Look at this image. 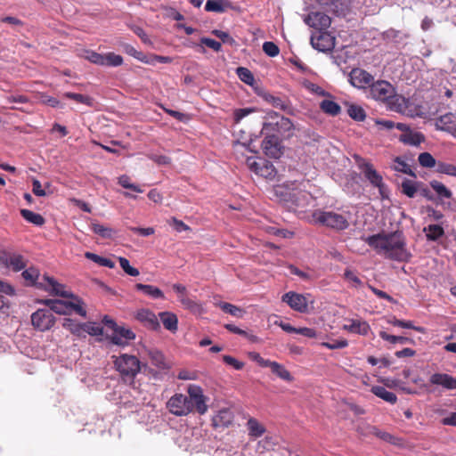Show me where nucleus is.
Returning a JSON list of instances; mask_svg holds the SVG:
<instances>
[{
    "label": "nucleus",
    "mask_w": 456,
    "mask_h": 456,
    "mask_svg": "<svg viewBox=\"0 0 456 456\" xmlns=\"http://www.w3.org/2000/svg\"><path fill=\"white\" fill-rule=\"evenodd\" d=\"M363 240L379 255L386 258L405 262L411 256L406 248L405 238L401 232L378 233L363 238Z\"/></svg>",
    "instance_id": "obj_1"
},
{
    "label": "nucleus",
    "mask_w": 456,
    "mask_h": 456,
    "mask_svg": "<svg viewBox=\"0 0 456 456\" xmlns=\"http://www.w3.org/2000/svg\"><path fill=\"white\" fill-rule=\"evenodd\" d=\"M188 395L183 394L174 395L167 403L169 411L175 416H186L194 409L200 414H204L208 411L206 404V397L200 387L190 385L188 387Z\"/></svg>",
    "instance_id": "obj_2"
},
{
    "label": "nucleus",
    "mask_w": 456,
    "mask_h": 456,
    "mask_svg": "<svg viewBox=\"0 0 456 456\" xmlns=\"http://www.w3.org/2000/svg\"><path fill=\"white\" fill-rule=\"evenodd\" d=\"M314 222L335 230H345L349 226V216L333 211L317 210L313 214Z\"/></svg>",
    "instance_id": "obj_3"
},
{
    "label": "nucleus",
    "mask_w": 456,
    "mask_h": 456,
    "mask_svg": "<svg viewBox=\"0 0 456 456\" xmlns=\"http://www.w3.org/2000/svg\"><path fill=\"white\" fill-rule=\"evenodd\" d=\"M116 370L123 376L134 378L141 370V363L134 355L124 354L112 356Z\"/></svg>",
    "instance_id": "obj_4"
},
{
    "label": "nucleus",
    "mask_w": 456,
    "mask_h": 456,
    "mask_svg": "<svg viewBox=\"0 0 456 456\" xmlns=\"http://www.w3.org/2000/svg\"><path fill=\"white\" fill-rule=\"evenodd\" d=\"M359 168L364 175L365 178L374 186L379 189V192L382 199L388 197V191L386 184L383 182L382 176L376 171L373 166L364 161L363 159H360L358 162Z\"/></svg>",
    "instance_id": "obj_5"
},
{
    "label": "nucleus",
    "mask_w": 456,
    "mask_h": 456,
    "mask_svg": "<svg viewBox=\"0 0 456 456\" xmlns=\"http://www.w3.org/2000/svg\"><path fill=\"white\" fill-rule=\"evenodd\" d=\"M42 303L49 306L51 312H54L58 314H70L72 312H76L77 314L85 317L86 311L80 305V301L77 303L68 302L63 300L45 299Z\"/></svg>",
    "instance_id": "obj_6"
},
{
    "label": "nucleus",
    "mask_w": 456,
    "mask_h": 456,
    "mask_svg": "<svg viewBox=\"0 0 456 456\" xmlns=\"http://www.w3.org/2000/svg\"><path fill=\"white\" fill-rule=\"evenodd\" d=\"M370 95L377 101L386 102L388 104L394 103V98L396 97L393 86L385 80L373 81L370 86Z\"/></svg>",
    "instance_id": "obj_7"
},
{
    "label": "nucleus",
    "mask_w": 456,
    "mask_h": 456,
    "mask_svg": "<svg viewBox=\"0 0 456 456\" xmlns=\"http://www.w3.org/2000/svg\"><path fill=\"white\" fill-rule=\"evenodd\" d=\"M32 325L40 331L50 330L55 323V317L50 310L38 309L31 315Z\"/></svg>",
    "instance_id": "obj_8"
},
{
    "label": "nucleus",
    "mask_w": 456,
    "mask_h": 456,
    "mask_svg": "<svg viewBox=\"0 0 456 456\" xmlns=\"http://www.w3.org/2000/svg\"><path fill=\"white\" fill-rule=\"evenodd\" d=\"M312 46L320 52H330L335 47V37L328 32H320L318 36L312 35Z\"/></svg>",
    "instance_id": "obj_9"
},
{
    "label": "nucleus",
    "mask_w": 456,
    "mask_h": 456,
    "mask_svg": "<svg viewBox=\"0 0 456 456\" xmlns=\"http://www.w3.org/2000/svg\"><path fill=\"white\" fill-rule=\"evenodd\" d=\"M262 149L265 154L270 158L278 159L281 155V145L276 134H264Z\"/></svg>",
    "instance_id": "obj_10"
},
{
    "label": "nucleus",
    "mask_w": 456,
    "mask_h": 456,
    "mask_svg": "<svg viewBox=\"0 0 456 456\" xmlns=\"http://www.w3.org/2000/svg\"><path fill=\"white\" fill-rule=\"evenodd\" d=\"M282 301L295 311L299 313L308 312V300L301 294L293 291L287 292L282 296Z\"/></svg>",
    "instance_id": "obj_11"
},
{
    "label": "nucleus",
    "mask_w": 456,
    "mask_h": 456,
    "mask_svg": "<svg viewBox=\"0 0 456 456\" xmlns=\"http://www.w3.org/2000/svg\"><path fill=\"white\" fill-rule=\"evenodd\" d=\"M349 81L354 87L365 88L370 86L374 81V77L369 72L362 69H353L349 73Z\"/></svg>",
    "instance_id": "obj_12"
},
{
    "label": "nucleus",
    "mask_w": 456,
    "mask_h": 456,
    "mask_svg": "<svg viewBox=\"0 0 456 456\" xmlns=\"http://www.w3.org/2000/svg\"><path fill=\"white\" fill-rule=\"evenodd\" d=\"M305 22L308 26L322 31L330 26L331 19L323 12H312L305 18Z\"/></svg>",
    "instance_id": "obj_13"
},
{
    "label": "nucleus",
    "mask_w": 456,
    "mask_h": 456,
    "mask_svg": "<svg viewBox=\"0 0 456 456\" xmlns=\"http://www.w3.org/2000/svg\"><path fill=\"white\" fill-rule=\"evenodd\" d=\"M135 334L130 330L123 326H117L110 336V340L118 346H126L130 340L134 339Z\"/></svg>",
    "instance_id": "obj_14"
},
{
    "label": "nucleus",
    "mask_w": 456,
    "mask_h": 456,
    "mask_svg": "<svg viewBox=\"0 0 456 456\" xmlns=\"http://www.w3.org/2000/svg\"><path fill=\"white\" fill-rule=\"evenodd\" d=\"M435 125L437 130L447 132L453 136L456 131V116L452 112L442 115L436 119Z\"/></svg>",
    "instance_id": "obj_15"
},
{
    "label": "nucleus",
    "mask_w": 456,
    "mask_h": 456,
    "mask_svg": "<svg viewBox=\"0 0 456 456\" xmlns=\"http://www.w3.org/2000/svg\"><path fill=\"white\" fill-rule=\"evenodd\" d=\"M44 280L47 282V284L39 283V288H44L45 290L50 291L56 296L63 297H73L72 294H69L64 289L63 285L58 283L53 278L45 275Z\"/></svg>",
    "instance_id": "obj_16"
},
{
    "label": "nucleus",
    "mask_w": 456,
    "mask_h": 456,
    "mask_svg": "<svg viewBox=\"0 0 456 456\" xmlns=\"http://www.w3.org/2000/svg\"><path fill=\"white\" fill-rule=\"evenodd\" d=\"M429 381L448 390L456 389V378L446 373H435L431 375Z\"/></svg>",
    "instance_id": "obj_17"
},
{
    "label": "nucleus",
    "mask_w": 456,
    "mask_h": 456,
    "mask_svg": "<svg viewBox=\"0 0 456 456\" xmlns=\"http://www.w3.org/2000/svg\"><path fill=\"white\" fill-rule=\"evenodd\" d=\"M136 319L151 330L159 328V322L155 314L148 309H141L136 314Z\"/></svg>",
    "instance_id": "obj_18"
},
{
    "label": "nucleus",
    "mask_w": 456,
    "mask_h": 456,
    "mask_svg": "<svg viewBox=\"0 0 456 456\" xmlns=\"http://www.w3.org/2000/svg\"><path fill=\"white\" fill-rule=\"evenodd\" d=\"M233 420V414L228 409H223L213 418V423L216 428H227Z\"/></svg>",
    "instance_id": "obj_19"
},
{
    "label": "nucleus",
    "mask_w": 456,
    "mask_h": 456,
    "mask_svg": "<svg viewBox=\"0 0 456 456\" xmlns=\"http://www.w3.org/2000/svg\"><path fill=\"white\" fill-rule=\"evenodd\" d=\"M148 356L152 365L156 366L159 370H164L170 368L169 363L167 362L164 354L158 349H150Z\"/></svg>",
    "instance_id": "obj_20"
},
{
    "label": "nucleus",
    "mask_w": 456,
    "mask_h": 456,
    "mask_svg": "<svg viewBox=\"0 0 456 456\" xmlns=\"http://www.w3.org/2000/svg\"><path fill=\"white\" fill-rule=\"evenodd\" d=\"M343 329L355 334L360 335H367L370 331V325L360 320H351L348 324H345Z\"/></svg>",
    "instance_id": "obj_21"
},
{
    "label": "nucleus",
    "mask_w": 456,
    "mask_h": 456,
    "mask_svg": "<svg viewBox=\"0 0 456 456\" xmlns=\"http://www.w3.org/2000/svg\"><path fill=\"white\" fill-rule=\"evenodd\" d=\"M275 194L281 197L285 201H292L296 206H300L297 195L305 196L302 192L287 191V188L283 185H278L274 189Z\"/></svg>",
    "instance_id": "obj_22"
},
{
    "label": "nucleus",
    "mask_w": 456,
    "mask_h": 456,
    "mask_svg": "<svg viewBox=\"0 0 456 456\" xmlns=\"http://www.w3.org/2000/svg\"><path fill=\"white\" fill-rule=\"evenodd\" d=\"M266 367H269L273 374L278 376L281 379L291 382L293 377L290 372L281 364L277 362L269 361Z\"/></svg>",
    "instance_id": "obj_23"
},
{
    "label": "nucleus",
    "mask_w": 456,
    "mask_h": 456,
    "mask_svg": "<svg viewBox=\"0 0 456 456\" xmlns=\"http://www.w3.org/2000/svg\"><path fill=\"white\" fill-rule=\"evenodd\" d=\"M400 140L405 144L418 146L425 141V136L419 132L409 130L400 136Z\"/></svg>",
    "instance_id": "obj_24"
},
{
    "label": "nucleus",
    "mask_w": 456,
    "mask_h": 456,
    "mask_svg": "<svg viewBox=\"0 0 456 456\" xmlns=\"http://www.w3.org/2000/svg\"><path fill=\"white\" fill-rule=\"evenodd\" d=\"M232 4L228 0H208L205 4L207 12H224L231 8Z\"/></svg>",
    "instance_id": "obj_25"
},
{
    "label": "nucleus",
    "mask_w": 456,
    "mask_h": 456,
    "mask_svg": "<svg viewBox=\"0 0 456 456\" xmlns=\"http://www.w3.org/2000/svg\"><path fill=\"white\" fill-rule=\"evenodd\" d=\"M159 318L167 330L172 332L177 330L178 321L175 314L169 312H162L159 314Z\"/></svg>",
    "instance_id": "obj_26"
},
{
    "label": "nucleus",
    "mask_w": 456,
    "mask_h": 456,
    "mask_svg": "<svg viewBox=\"0 0 456 456\" xmlns=\"http://www.w3.org/2000/svg\"><path fill=\"white\" fill-rule=\"evenodd\" d=\"M275 126L278 127V134H284L293 129L294 126L289 118L280 116L277 112H273Z\"/></svg>",
    "instance_id": "obj_27"
},
{
    "label": "nucleus",
    "mask_w": 456,
    "mask_h": 456,
    "mask_svg": "<svg viewBox=\"0 0 456 456\" xmlns=\"http://www.w3.org/2000/svg\"><path fill=\"white\" fill-rule=\"evenodd\" d=\"M6 266L11 267L13 271L18 272L26 267V262L22 256L19 254L10 255L4 262Z\"/></svg>",
    "instance_id": "obj_28"
},
{
    "label": "nucleus",
    "mask_w": 456,
    "mask_h": 456,
    "mask_svg": "<svg viewBox=\"0 0 456 456\" xmlns=\"http://www.w3.org/2000/svg\"><path fill=\"white\" fill-rule=\"evenodd\" d=\"M370 391L377 395L378 397L383 399L384 401L395 403L397 401V397L395 394L387 391L385 387L380 386H374L371 387Z\"/></svg>",
    "instance_id": "obj_29"
},
{
    "label": "nucleus",
    "mask_w": 456,
    "mask_h": 456,
    "mask_svg": "<svg viewBox=\"0 0 456 456\" xmlns=\"http://www.w3.org/2000/svg\"><path fill=\"white\" fill-rule=\"evenodd\" d=\"M367 428H368L369 433H371V435L376 436L377 437L380 438L381 440H383L387 443L392 444H399L400 440L397 437L392 436L391 434L385 432V431H381L374 426H368Z\"/></svg>",
    "instance_id": "obj_30"
},
{
    "label": "nucleus",
    "mask_w": 456,
    "mask_h": 456,
    "mask_svg": "<svg viewBox=\"0 0 456 456\" xmlns=\"http://www.w3.org/2000/svg\"><path fill=\"white\" fill-rule=\"evenodd\" d=\"M247 428L248 435L253 437H259L265 432V427L254 418L248 419Z\"/></svg>",
    "instance_id": "obj_31"
},
{
    "label": "nucleus",
    "mask_w": 456,
    "mask_h": 456,
    "mask_svg": "<svg viewBox=\"0 0 456 456\" xmlns=\"http://www.w3.org/2000/svg\"><path fill=\"white\" fill-rule=\"evenodd\" d=\"M135 288L152 298H164L163 292L159 288L152 285L137 283Z\"/></svg>",
    "instance_id": "obj_32"
},
{
    "label": "nucleus",
    "mask_w": 456,
    "mask_h": 456,
    "mask_svg": "<svg viewBox=\"0 0 456 456\" xmlns=\"http://www.w3.org/2000/svg\"><path fill=\"white\" fill-rule=\"evenodd\" d=\"M216 305L220 307L224 313L238 318H242L245 314V311L243 309L230 303L218 302L216 303Z\"/></svg>",
    "instance_id": "obj_33"
},
{
    "label": "nucleus",
    "mask_w": 456,
    "mask_h": 456,
    "mask_svg": "<svg viewBox=\"0 0 456 456\" xmlns=\"http://www.w3.org/2000/svg\"><path fill=\"white\" fill-rule=\"evenodd\" d=\"M320 108L324 113L329 114L330 116H337L341 111L340 106L331 100L322 101L320 102Z\"/></svg>",
    "instance_id": "obj_34"
},
{
    "label": "nucleus",
    "mask_w": 456,
    "mask_h": 456,
    "mask_svg": "<svg viewBox=\"0 0 456 456\" xmlns=\"http://www.w3.org/2000/svg\"><path fill=\"white\" fill-rule=\"evenodd\" d=\"M20 214L26 221L35 225L41 226L45 224V218L40 214L28 209H21Z\"/></svg>",
    "instance_id": "obj_35"
},
{
    "label": "nucleus",
    "mask_w": 456,
    "mask_h": 456,
    "mask_svg": "<svg viewBox=\"0 0 456 456\" xmlns=\"http://www.w3.org/2000/svg\"><path fill=\"white\" fill-rule=\"evenodd\" d=\"M431 188L436 192L441 199H451L452 192L441 182L433 180L429 183Z\"/></svg>",
    "instance_id": "obj_36"
},
{
    "label": "nucleus",
    "mask_w": 456,
    "mask_h": 456,
    "mask_svg": "<svg viewBox=\"0 0 456 456\" xmlns=\"http://www.w3.org/2000/svg\"><path fill=\"white\" fill-rule=\"evenodd\" d=\"M424 232H426V236L428 240H436L441 238L444 234V229L439 224H429L428 227L424 228Z\"/></svg>",
    "instance_id": "obj_37"
},
{
    "label": "nucleus",
    "mask_w": 456,
    "mask_h": 456,
    "mask_svg": "<svg viewBox=\"0 0 456 456\" xmlns=\"http://www.w3.org/2000/svg\"><path fill=\"white\" fill-rule=\"evenodd\" d=\"M393 168L397 171L401 172L406 175H409L411 176L416 177L415 173L411 170L410 165L406 163L405 160H403L400 157H396L394 160Z\"/></svg>",
    "instance_id": "obj_38"
},
{
    "label": "nucleus",
    "mask_w": 456,
    "mask_h": 456,
    "mask_svg": "<svg viewBox=\"0 0 456 456\" xmlns=\"http://www.w3.org/2000/svg\"><path fill=\"white\" fill-rule=\"evenodd\" d=\"M268 120L263 123L262 134H278V127L275 126V119L273 118V111L268 113Z\"/></svg>",
    "instance_id": "obj_39"
},
{
    "label": "nucleus",
    "mask_w": 456,
    "mask_h": 456,
    "mask_svg": "<svg viewBox=\"0 0 456 456\" xmlns=\"http://www.w3.org/2000/svg\"><path fill=\"white\" fill-rule=\"evenodd\" d=\"M62 326L76 336H83L82 323H77L72 319L66 318L63 321Z\"/></svg>",
    "instance_id": "obj_40"
},
{
    "label": "nucleus",
    "mask_w": 456,
    "mask_h": 456,
    "mask_svg": "<svg viewBox=\"0 0 456 456\" xmlns=\"http://www.w3.org/2000/svg\"><path fill=\"white\" fill-rule=\"evenodd\" d=\"M85 256L87 259L92 260L93 262L98 264L101 266H106V267H109V268H114L115 267V263L113 261H111L109 258H105V257L100 256H98V255H96L94 253L86 252L85 254Z\"/></svg>",
    "instance_id": "obj_41"
},
{
    "label": "nucleus",
    "mask_w": 456,
    "mask_h": 456,
    "mask_svg": "<svg viewBox=\"0 0 456 456\" xmlns=\"http://www.w3.org/2000/svg\"><path fill=\"white\" fill-rule=\"evenodd\" d=\"M401 188L402 192L409 198H413L418 191L417 183L409 179L403 181Z\"/></svg>",
    "instance_id": "obj_42"
},
{
    "label": "nucleus",
    "mask_w": 456,
    "mask_h": 456,
    "mask_svg": "<svg viewBox=\"0 0 456 456\" xmlns=\"http://www.w3.org/2000/svg\"><path fill=\"white\" fill-rule=\"evenodd\" d=\"M263 98L275 108L286 110L288 107L287 102L280 96H275L269 93H265L263 94Z\"/></svg>",
    "instance_id": "obj_43"
},
{
    "label": "nucleus",
    "mask_w": 456,
    "mask_h": 456,
    "mask_svg": "<svg viewBox=\"0 0 456 456\" xmlns=\"http://www.w3.org/2000/svg\"><path fill=\"white\" fill-rule=\"evenodd\" d=\"M349 117L356 121H363L366 118L364 110L358 105L351 104L347 109Z\"/></svg>",
    "instance_id": "obj_44"
},
{
    "label": "nucleus",
    "mask_w": 456,
    "mask_h": 456,
    "mask_svg": "<svg viewBox=\"0 0 456 456\" xmlns=\"http://www.w3.org/2000/svg\"><path fill=\"white\" fill-rule=\"evenodd\" d=\"M104 65L109 67H118L123 64V57L114 53H108L104 54Z\"/></svg>",
    "instance_id": "obj_45"
},
{
    "label": "nucleus",
    "mask_w": 456,
    "mask_h": 456,
    "mask_svg": "<svg viewBox=\"0 0 456 456\" xmlns=\"http://www.w3.org/2000/svg\"><path fill=\"white\" fill-rule=\"evenodd\" d=\"M22 277L26 281H28L31 285H37L39 287V283H37V280L39 278V271L34 267H29L23 271Z\"/></svg>",
    "instance_id": "obj_46"
},
{
    "label": "nucleus",
    "mask_w": 456,
    "mask_h": 456,
    "mask_svg": "<svg viewBox=\"0 0 456 456\" xmlns=\"http://www.w3.org/2000/svg\"><path fill=\"white\" fill-rule=\"evenodd\" d=\"M239 78L247 85L252 86L255 79L252 72L244 67H239L236 69Z\"/></svg>",
    "instance_id": "obj_47"
},
{
    "label": "nucleus",
    "mask_w": 456,
    "mask_h": 456,
    "mask_svg": "<svg viewBox=\"0 0 456 456\" xmlns=\"http://www.w3.org/2000/svg\"><path fill=\"white\" fill-rule=\"evenodd\" d=\"M419 163L423 167L431 168L436 167L435 158L429 152H422L418 158Z\"/></svg>",
    "instance_id": "obj_48"
},
{
    "label": "nucleus",
    "mask_w": 456,
    "mask_h": 456,
    "mask_svg": "<svg viewBox=\"0 0 456 456\" xmlns=\"http://www.w3.org/2000/svg\"><path fill=\"white\" fill-rule=\"evenodd\" d=\"M83 334L88 333L92 336H98L102 334V327L95 322L82 323Z\"/></svg>",
    "instance_id": "obj_49"
},
{
    "label": "nucleus",
    "mask_w": 456,
    "mask_h": 456,
    "mask_svg": "<svg viewBox=\"0 0 456 456\" xmlns=\"http://www.w3.org/2000/svg\"><path fill=\"white\" fill-rule=\"evenodd\" d=\"M379 337L383 338L386 341H388L392 344L400 343V344H405L411 341L410 338L403 336H395V335H389L386 331H380Z\"/></svg>",
    "instance_id": "obj_50"
},
{
    "label": "nucleus",
    "mask_w": 456,
    "mask_h": 456,
    "mask_svg": "<svg viewBox=\"0 0 456 456\" xmlns=\"http://www.w3.org/2000/svg\"><path fill=\"white\" fill-rule=\"evenodd\" d=\"M64 96L69 99H72L77 102L86 104L87 106H92L94 102V100L91 97L80 94L66 93Z\"/></svg>",
    "instance_id": "obj_51"
},
{
    "label": "nucleus",
    "mask_w": 456,
    "mask_h": 456,
    "mask_svg": "<svg viewBox=\"0 0 456 456\" xmlns=\"http://www.w3.org/2000/svg\"><path fill=\"white\" fill-rule=\"evenodd\" d=\"M436 171L452 176H456V166L444 162H438Z\"/></svg>",
    "instance_id": "obj_52"
},
{
    "label": "nucleus",
    "mask_w": 456,
    "mask_h": 456,
    "mask_svg": "<svg viewBox=\"0 0 456 456\" xmlns=\"http://www.w3.org/2000/svg\"><path fill=\"white\" fill-rule=\"evenodd\" d=\"M179 300L186 309H189L192 312H197L200 309V305L191 298L188 297L186 295L179 297Z\"/></svg>",
    "instance_id": "obj_53"
},
{
    "label": "nucleus",
    "mask_w": 456,
    "mask_h": 456,
    "mask_svg": "<svg viewBox=\"0 0 456 456\" xmlns=\"http://www.w3.org/2000/svg\"><path fill=\"white\" fill-rule=\"evenodd\" d=\"M388 322L391 323L394 326H398V327H401V328H403V329H412V330H415L417 331H423L422 328L415 327L412 324V322H410V321H403V320H398L396 318H393Z\"/></svg>",
    "instance_id": "obj_54"
},
{
    "label": "nucleus",
    "mask_w": 456,
    "mask_h": 456,
    "mask_svg": "<svg viewBox=\"0 0 456 456\" xmlns=\"http://www.w3.org/2000/svg\"><path fill=\"white\" fill-rule=\"evenodd\" d=\"M118 183L126 189H131L136 192H142V190L139 186L135 185L134 183H132L130 182L129 176H127L126 175H123L118 177Z\"/></svg>",
    "instance_id": "obj_55"
},
{
    "label": "nucleus",
    "mask_w": 456,
    "mask_h": 456,
    "mask_svg": "<svg viewBox=\"0 0 456 456\" xmlns=\"http://www.w3.org/2000/svg\"><path fill=\"white\" fill-rule=\"evenodd\" d=\"M121 268L130 276H137L139 275L138 269L132 267L129 264V261L125 257L118 258Z\"/></svg>",
    "instance_id": "obj_56"
},
{
    "label": "nucleus",
    "mask_w": 456,
    "mask_h": 456,
    "mask_svg": "<svg viewBox=\"0 0 456 456\" xmlns=\"http://www.w3.org/2000/svg\"><path fill=\"white\" fill-rule=\"evenodd\" d=\"M258 175L266 178H273L275 176V169L271 163L264 161Z\"/></svg>",
    "instance_id": "obj_57"
},
{
    "label": "nucleus",
    "mask_w": 456,
    "mask_h": 456,
    "mask_svg": "<svg viewBox=\"0 0 456 456\" xmlns=\"http://www.w3.org/2000/svg\"><path fill=\"white\" fill-rule=\"evenodd\" d=\"M263 51L270 57H275L279 54L280 49L273 42H265L263 44Z\"/></svg>",
    "instance_id": "obj_58"
},
{
    "label": "nucleus",
    "mask_w": 456,
    "mask_h": 456,
    "mask_svg": "<svg viewBox=\"0 0 456 456\" xmlns=\"http://www.w3.org/2000/svg\"><path fill=\"white\" fill-rule=\"evenodd\" d=\"M92 230L94 233L99 234L102 238H110L112 232L110 228L105 227L99 224H93Z\"/></svg>",
    "instance_id": "obj_59"
},
{
    "label": "nucleus",
    "mask_w": 456,
    "mask_h": 456,
    "mask_svg": "<svg viewBox=\"0 0 456 456\" xmlns=\"http://www.w3.org/2000/svg\"><path fill=\"white\" fill-rule=\"evenodd\" d=\"M212 33L220 38L223 43L229 44L231 45L235 44V40L227 33L222 30L215 29Z\"/></svg>",
    "instance_id": "obj_60"
},
{
    "label": "nucleus",
    "mask_w": 456,
    "mask_h": 456,
    "mask_svg": "<svg viewBox=\"0 0 456 456\" xmlns=\"http://www.w3.org/2000/svg\"><path fill=\"white\" fill-rule=\"evenodd\" d=\"M89 61H91L94 64L104 65V54H101L95 52H89L87 53V55L86 57Z\"/></svg>",
    "instance_id": "obj_61"
},
{
    "label": "nucleus",
    "mask_w": 456,
    "mask_h": 456,
    "mask_svg": "<svg viewBox=\"0 0 456 456\" xmlns=\"http://www.w3.org/2000/svg\"><path fill=\"white\" fill-rule=\"evenodd\" d=\"M148 158L160 166H167L171 163L170 158L167 156H165V155H159V154L151 153V154L148 155Z\"/></svg>",
    "instance_id": "obj_62"
},
{
    "label": "nucleus",
    "mask_w": 456,
    "mask_h": 456,
    "mask_svg": "<svg viewBox=\"0 0 456 456\" xmlns=\"http://www.w3.org/2000/svg\"><path fill=\"white\" fill-rule=\"evenodd\" d=\"M276 442L273 441V437L266 436L263 440L258 442L257 450H272L273 449Z\"/></svg>",
    "instance_id": "obj_63"
},
{
    "label": "nucleus",
    "mask_w": 456,
    "mask_h": 456,
    "mask_svg": "<svg viewBox=\"0 0 456 456\" xmlns=\"http://www.w3.org/2000/svg\"><path fill=\"white\" fill-rule=\"evenodd\" d=\"M223 361L226 364L233 367L235 370H241L244 367V362L238 361L237 359L231 355H224Z\"/></svg>",
    "instance_id": "obj_64"
}]
</instances>
